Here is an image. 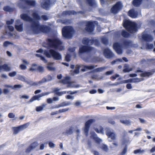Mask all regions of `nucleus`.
<instances>
[{"label":"nucleus","mask_w":155,"mask_h":155,"mask_svg":"<svg viewBox=\"0 0 155 155\" xmlns=\"http://www.w3.org/2000/svg\"><path fill=\"white\" fill-rule=\"evenodd\" d=\"M30 14H32L33 19L31 18L25 14H22L20 15L21 18L22 19L32 23V26L30 30H29V33H38L41 32H47L49 31L48 27L39 25L38 20L40 18L36 12L32 11L30 12Z\"/></svg>","instance_id":"f257e3e1"},{"label":"nucleus","mask_w":155,"mask_h":155,"mask_svg":"<svg viewBox=\"0 0 155 155\" xmlns=\"http://www.w3.org/2000/svg\"><path fill=\"white\" fill-rule=\"evenodd\" d=\"M36 52L40 53H43L48 58L52 57L53 59L56 60H60L61 58V55L59 53L52 49L50 50L48 52L47 51H43L42 49H40Z\"/></svg>","instance_id":"f03ea898"},{"label":"nucleus","mask_w":155,"mask_h":155,"mask_svg":"<svg viewBox=\"0 0 155 155\" xmlns=\"http://www.w3.org/2000/svg\"><path fill=\"white\" fill-rule=\"evenodd\" d=\"M124 26L130 33H134L137 31V25L134 22L128 20H125L123 23Z\"/></svg>","instance_id":"7ed1b4c3"},{"label":"nucleus","mask_w":155,"mask_h":155,"mask_svg":"<svg viewBox=\"0 0 155 155\" xmlns=\"http://www.w3.org/2000/svg\"><path fill=\"white\" fill-rule=\"evenodd\" d=\"M48 43L49 47L56 48L60 50H63L64 47L62 44V42L58 38L52 40L48 39Z\"/></svg>","instance_id":"20e7f679"},{"label":"nucleus","mask_w":155,"mask_h":155,"mask_svg":"<svg viewBox=\"0 0 155 155\" xmlns=\"http://www.w3.org/2000/svg\"><path fill=\"white\" fill-rule=\"evenodd\" d=\"M74 33V29L71 26H66L64 27L62 29L63 36L67 38L72 37Z\"/></svg>","instance_id":"39448f33"},{"label":"nucleus","mask_w":155,"mask_h":155,"mask_svg":"<svg viewBox=\"0 0 155 155\" xmlns=\"http://www.w3.org/2000/svg\"><path fill=\"white\" fill-rule=\"evenodd\" d=\"M95 67V66L93 65H77L76 66L75 69L74 71V74H78L79 73V69L80 68H82L81 69V70L83 71H85L87 70H91Z\"/></svg>","instance_id":"423d86ee"},{"label":"nucleus","mask_w":155,"mask_h":155,"mask_svg":"<svg viewBox=\"0 0 155 155\" xmlns=\"http://www.w3.org/2000/svg\"><path fill=\"white\" fill-rule=\"evenodd\" d=\"M123 6L121 2H117L111 8L110 12L114 14H117L122 9Z\"/></svg>","instance_id":"0eeeda50"},{"label":"nucleus","mask_w":155,"mask_h":155,"mask_svg":"<svg viewBox=\"0 0 155 155\" xmlns=\"http://www.w3.org/2000/svg\"><path fill=\"white\" fill-rule=\"evenodd\" d=\"M143 80L142 78H134L131 79H129L122 81L120 83L116 82L112 84V85H117L120 84L126 83H136L141 81Z\"/></svg>","instance_id":"6e6552de"},{"label":"nucleus","mask_w":155,"mask_h":155,"mask_svg":"<svg viewBox=\"0 0 155 155\" xmlns=\"http://www.w3.org/2000/svg\"><path fill=\"white\" fill-rule=\"evenodd\" d=\"M106 134L108 138H110L112 140L116 139V134L114 132V130L108 128H105Z\"/></svg>","instance_id":"1a4fd4ad"},{"label":"nucleus","mask_w":155,"mask_h":155,"mask_svg":"<svg viewBox=\"0 0 155 155\" xmlns=\"http://www.w3.org/2000/svg\"><path fill=\"white\" fill-rule=\"evenodd\" d=\"M29 125V124L28 123H27L19 127H13L12 128V129L14 131V134H18L20 131L24 129L27 128Z\"/></svg>","instance_id":"9d476101"},{"label":"nucleus","mask_w":155,"mask_h":155,"mask_svg":"<svg viewBox=\"0 0 155 155\" xmlns=\"http://www.w3.org/2000/svg\"><path fill=\"white\" fill-rule=\"evenodd\" d=\"M154 72L153 71L143 72V71L140 69H138L136 71V73L138 74V75H140L141 77H149L152 75Z\"/></svg>","instance_id":"9b49d317"},{"label":"nucleus","mask_w":155,"mask_h":155,"mask_svg":"<svg viewBox=\"0 0 155 155\" xmlns=\"http://www.w3.org/2000/svg\"><path fill=\"white\" fill-rule=\"evenodd\" d=\"M94 49L91 47L88 46H82L80 48L79 53H82L85 52L93 51Z\"/></svg>","instance_id":"f8f14e48"},{"label":"nucleus","mask_w":155,"mask_h":155,"mask_svg":"<svg viewBox=\"0 0 155 155\" xmlns=\"http://www.w3.org/2000/svg\"><path fill=\"white\" fill-rule=\"evenodd\" d=\"M55 1V0H44L41 3L42 7L44 8L47 9L50 6V4H52Z\"/></svg>","instance_id":"ddd939ff"},{"label":"nucleus","mask_w":155,"mask_h":155,"mask_svg":"<svg viewBox=\"0 0 155 155\" xmlns=\"http://www.w3.org/2000/svg\"><path fill=\"white\" fill-rule=\"evenodd\" d=\"M140 10L137 11V9H132L128 12V15L132 18L137 17L139 14H140Z\"/></svg>","instance_id":"4468645a"},{"label":"nucleus","mask_w":155,"mask_h":155,"mask_svg":"<svg viewBox=\"0 0 155 155\" xmlns=\"http://www.w3.org/2000/svg\"><path fill=\"white\" fill-rule=\"evenodd\" d=\"M93 121V120L90 119L87 121L85 123V127L84 129V131L85 134L86 136L88 135L90 126Z\"/></svg>","instance_id":"2eb2a0df"},{"label":"nucleus","mask_w":155,"mask_h":155,"mask_svg":"<svg viewBox=\"0 0 155 155\" xmlns=\"http://www.w3.org/2000/svg\"><path fill=\"white\" fill-rule=\"evenodd\" d=\"M87 27L85 28L86 31L89 32H92L94 29V26L93 23L92 22L88 21L86 22Z\"/></svg>","instance_id":"dca6fc26"},{"label":"nucleus","mask_w":155,"mask_h":155,"mask_svg":"<svg viewBox=\"0 0 155 155\" xmlns=\"http://www.w3.org/2000/svg\"><path fill=\"white\" fill-rule=\"evenodd\" d=\"M23 23L20 20H17L15 24V28L19 31H22L23 30Z\"/></svg>","instance_id":"f3484780"},{"label":"nucleus","mask_w":155,"mask_h":155,"mask_svg":"<svg viewBox=\"0 0 155 155\" xmlns=\"http://www.w3.org/2000/svg\"><path fill=\"white\" fill-rule=\"evenodd\" d=\"M113 48L118 54H121L122 53V51L121 49L119 43H114L113 45Z\"/></svg>","instance_id":"a211bd4d"},{"label":"nucleus","mask_w":155,"mask_h":155,"mask_svg":"<svg viewBox=\"0 0 155 155\" xmlns=\"http://www.w3.org/2000/svg\"><path fill=\"white\" fill-rule=\"evenodd\" d=\"M104 54L107 58H110L113 56L112 53L108 48H106L104 50Z\"/></svg>","instance_id":"6ab92c4d"},{"label":"nucleus","mask_w":155,"mask_h":155,"mask_svg":"<svg viewBox=\"0 0 155 155\" xmlns=\"http://www.w3.org/2000/svg\"><path fill=\"white\" fill-rule=\"evenodd\" d=\"M11 70V67L8 64H4L3 65H0V72L2 71H8Z\"/></svg>","instance_id":"aec40b11"},{"label":"nucleus","mask_w":155,"mask_h":155,"mask_svg":"<svg viewBox=\"0 0 155 155\" xmlns=\"http://www.w3.org/2000/svg\"><path fill=\"white\" fill-rule=\"evenodd\" d=\"M142 38L144 40L147 41H150L153 39V37L151 35L145 34V32L143 34Z\"/></svg>","instance_id":"412c9836"},{"label":"nucleus","mask_w":155,"mask_h":155,"mask_svg":"<svg viewBox=\"0 0 155 155\" xmlns=\"http://www.w3.org/2000/svg\"><path fill=\"white\" fill-rule=\"evenodd\" d=\"M91 137L93 138L97 143H99L102 142V140L97 137V136L96 134L94 132H91Z\"/></svg>","instance_id":"4be33fe9"},{"label":"nucleus","mask_w":155,"mask_h":155,"mask_svg":"<svg viewBox=\"0 0 155 155\" xmlns=\"http://www.w3.org/2000/svg\"><path fill=\"white\" fill-rule=\"evenodd\" d=\"M42 97L41 94L32 97L28 102L29 103H30L36 100L39 101L40 100V98Z\"/></svg>","instance_id":"5701e85b"},{"label":"nucleus","mask_w":155,"mask_h":155,"mask_svg":"<svg viewBox=\"0 0 155 155\" xmlns=\"http://www.w3.org/2000/svg\"><path fill=\"white\" fill-rule=\"evenodd\" d=\"M83 43L84 44L90 45L92 44L93 41L92 40L85 38L83 39Z\"/></svg>","instance_id":"b1692460"},{"label":"nucleus","mask_w":155,"mask_h":155,"mask_svg":"<svg viewBox=\"0 0 155 155\" xmlns=\"http://www.w3.org/2000/svg\"><path fill=\"white\" fill-rule=\"evenodd\" d=\"M74 131V128L73 127H71L69 129H67L64 132L63 134L64 135H69L72 134Z\"/></svg>","instance_id":"393cba45"},{"label":"nucleus","mask_w":155,"mask_h":155,"mask_svg":"<svg viewBox=\"0 0 155 155\" xmlns=\"http://www.w3.org/2000/svg\"><path fill=\"white\" fill-rule=\"evenodd\" d=\"M120 122L126 125H130L131 124V122L129 120H125L124 118L120 119Z\"/></svg>","instance_id":"a878e982"},{"label":"nucleus","mask_w":155,"mask_h":155,"mask_svg":"<svg viewBox=\"0 0 155 155\" xmlns=\"http://www.w3.org/2000/svg\"><path fill=\"white\" fill-rule=\"evenodd\" d=\"M61 82L64 84H67L68 85L71 82L70 77L66 76L62 80Z\"/></svg>","instance_id":"bb28decb"},{"label":"nucleus","mask_w":155,"mask_h":155,"mask_svg":"<svg viewBox=\"0 0 155 155\" xmlns=\"http://www.w3.org/2000/svg\"><path fill=\"white\" fill-rule=\"evenodd\" d=\"M145 151V149H142L141 148H140L135 150L134 151V153L136 154H141L144 153Z\"/></svg>","instance_id":"cd10ccee"},{"label":"nucleus","mask_w":155,"mask_h":155,"mask_svg":"<svg viewBox=\"0 0 155 155\" xmlns=\"http://www.w3.org/2000/svg\"><path fill=\"white\" fill-rule=\"evenodd\" d=\"M102 5L105 4H110L115 0H100Z\"/></svg>","instance_id":"c85d7f7f"},{"label":"nucleus","mask_w":155,"mask_h":155,"mask_svg":"<svg viewBox=\"0 0 155 155\" xmlns=\"http://www.w3.org/2000/svg\"><path fill=\"white\" fill-rule=\"evenodd\" d=\"M54 64V63H49L47 66L48 69L50 71H54L55 70V68L53 66Z\"/></svg>","instance_id":"c756f323"},{"label":"nucleus","mask_w":155,"mask_h":155,"mask_svg":"<svg viewBox=\"0 0 155 155\" xmlns=\"http://www.w3.org/2000/svg\"><path fill=\"white\" fill-rule=\"evenodd\" d=\"M143 0H134L133 1V5L136 6L140 5L142 2Z\"/></svg>","instance_id":"7c9ffc66"},{"label":"nucleus","mask_w":155,"mask_h":155,"mask_svg":"<svg viewBox=\"0 0 155 155\" xmlns=\"http://www.w3.org/2000/svg\"><path fill=\"white\" fill-rule=\"evenodd\" d=\"M87 1L88 4L90 6L93 7H95L97 6L95 0H87Z\"/></svg>","instance_id":"2f4dec72"},{"label":"nucleus","mask_w":155,"mask_h":155,"mask_svg":"<svg viewBox=\"0 0 155 155\" xmlns=\"http://www.w3.org/2000/svg\"><path fill=\"white\" fill-rule=\"evenodd\" d=\"M67 86L68 87H78L79 86V85L76 84L74 82H71Z\"/></svg>","instance_id":"473e14b6"},{"label":"nucleus","mask_w":155,"mask_h":155,"mask_svg":"<svg viewBox=\"0 0 155 155\" xmlns=\"http://www.w3.org/2000/svg\"><path fill=\"white\" fill-rule=\"evenodd\" d=\"M123 60H124L125 62H127L128 61V60L126 58H125V57H123L122 58V59L121 58L117 59H116V60L112 62L111 64H114L115 63L118 61L122 62Z\"/></svg>","instance_id":"72a5a7b5"},{"label":"nucleus","mask_w":155,"mask_h":155,"mask_svg":"<svg viewBox=\"0 0 155 155\" xmlns=\"http://www.w3.org/2000/svg\"><path fill=\"white\" fill-rule=\"evenodd\" d=\"M38 65L35 64H33L30 68L29 70L32 71H35L38 70Z\"/></svg>","instance_id":"f704fd0d"},{"label":"nucleus","mask_w":155,"mask_h":155,"mask_svg":"<svg viewBox=\"0 0 155 155\" xmlns=\"http://www.w3.org/2000/svg\"><path fill=\"white\" fill-rule=\"evenodd\" d=\"M59 89L58 88H55L54 90V91L56 92L55 94L59 96H61L62 94L66 93V91H63L61 92H57L59 90Z\"/></svg>","instance_id":"c9c22d12"},{"label":"nucleus","mask_w":155,"mask_h":155,"mask_svg":"<svg viewBox=\"0 0 155 155\" xmlns=\"http://www.w3.org/2000/svg\"><path fill=\"white\" fill-rule=\"evenodd\" d=\"M27 81V84H30L31 86H35L39 85L38 81L33 82L32 81H31L29 80V81Z\"/></svg>","instance_id":"e433bc0d"},{"label":"nucleus","mask_w":155,"mask_h":155,"mask_svg":"<svg viewBox=\"0 0 155 155\" xmlns=\"http://www.w3.org/2000/svg\"><path fill=\"white\" fill-rule=\"evenodd\" d=\"M38 145V143L36 141L34 142L31 143L30 145L31 149H34Z\"/></svg>","instance_id":"4c0bfd02"},{"label":"nucleus","mask_w":155,"mask_h":155,"mask_svg":"<svg viewBox=\"0 0 155 155\" xmlns=\"http://www.w3.org/2000/svg\"><path fill=\"white\" fill-rule=\"evenodd\" d=\"M100 148L101 149L106 152H107L108 150L107 146L106 145L104 144H102L101 145Z\"/></svg>","instance_id":"58836bf2"},{"label":"nucleus","mask_w":155,"mask_h":155,"mask_svg":"<svg viewBox=\"0 0 155 155\" xmlns=\"http://www.w3.org/2000/svg\"><path fill=\"white\" fill-rule=\"evenodd\" d=\"M18 79L22 81L26 82L27 83V81H29V80L28 79H27L26 78H25V77H24V76L21 75H20L18 76Z\"/></svg>","instance_id":"ea45409f"},{"label":"nucleus","mask_w":155,"mask_h":155,"mask_svg":"<svg viewBox=\"0 0 155 155\" xmlns=\"http://www.w3.org/2000/svg\"><path fill=\"white\" fill-rule=\"evenodd\" d=\"M36 55L37 57L40 58V59L43 61L45 63H46L47 62V61L45 59V58L41 55V54H36Z\"/></svg>","instance_id":"a19ab883"},{"label":"nucleus","mask_w":155,"mask_h":155,"mask_svg":"<svg viewBox=\"0 0 155 155\" xmlns=\"http://www.w3.org/2000/svg\"><path fill=\"white\" fill-rule=\"evenodd\" d=\"M94 130L95 131L98 133L102 134H104L103 129L101 127H100L99 128V129L98 128H95Z\"/></svg>","instance_id":"79ce46f5"},{"label":"nucleus","mask_w":155,"mask_h":155,"mask_svg":"<svg viewBox=\"0 0 155 155\" xmlns=\"http://www.w3.org/2000/svg\"><path fill=\"white\" fill-rule=\"evenodd\" d=\"M12 44V43L10 41H6L4 42L3 44V46L4 47H7L9 46L10 45Z\"/></svg>","instance_id":"37998d69"},{"label":"nucleus","mask_w":155,"mask_h":155,"mask_svg":"<svg viewBox=\"0 0 155 155\" xmlns=\"http://www.w3.org/2000/svg\"><path fill=\"white\" fill-rule=\"evenodd\" d=\"M132 70V69L131 68H129L127 65H125L124 67L123 71L124 72H128Z\"/></svg>","instance_id":"c03bdc74"},{"label":"nucleus","mask_w":155,"mask_h":155,"mask_svg":"<svg viewBox=\"0 0 155 155\" xmlns=\"http://www.w3.org/2000/svg\"><path fill=\"white\" fill-rule=\"evenodd\" d=\"M122 35L124 37L127 38L128 37V33L125 31H123L122 32Z\"/></svg>","instance_id":"a18cd8bd"},{"label":"nucleus","mask_w":155,"mask_h":155,"mask_svg":"<svg viewBox=\"0 0 155 155\" xmlns=\"http://www.w3.org/2000/svg\"><path fill=\"white\" fill-rule=\"evenodd\" d=\"M3 9L5 11L9 12L12 11V8L8 6L4 7L3 8Z\"/></svg>","instance_id":"49530a36"},{"label":"nucleus","mask_w":155,"mask_h":155,"mask_svg":"<svg viewBox=\"0 0 155 155\" xmlns=\"http://www.w3.org/2000/svg\"><path fill=\"white\" fill-rule=\"evenodd\" d=\"M63 14L71 15L72 14H74V11H65L63 12Z\"/></svg>","instance_id":"de8ad7c7"},{"label":"nucleus","mask_w":155,"mask_h":155,"mask_svg":"<svg viewBox=\"0 0 155 155\" xmlns=\"http://www.w3.org/2000/svg\"><path fill=\"white\" fill-rule=\"evenodd\" d=\"M45 78H46L47 82L51 81L54 78L52 76L49 75H47Z\"/></svg>","instance_id":"09e8293b"},{"label":"nucleus","mask_w":155,"mask_h":155,"mask_svg":"<svg viewBox=\"0 0 155 155\" xmlns=\"http://www.w3.org/2000/svg\"><path fill=\"white\" fill-rule=\"evenodd\" d=\"M43 107L41 106L36 107V110L37 112H40L42 111L43 110Z\"/></svg>","instance_id":"8fccbe9b"},{"label":"nucleus","mask_w":155,"mask_h":155,"mask_svg":"<svg viewBox=\"0 0 155 155\" xmlns=\"http://www.w3.org/2000/svg\"><path fill=\"white\" fill-rule=\"evenodd\" d=\"M17 72L15 71H14L9 73L8 75L11 77H13L15 76Z\"/></svg>","instance_id":"3c124183"},{"label":"nucleus","mask_w":155,"mask_h":155,"mask_svg":"<svg viewBox=\"0 0 155 155\" xmlns=\"http://www.w3.org/2000/svg\"><path fill=\"white\" fill-rule=\"evenodd\" d=\"M46 101L48 104H51L54 102L53 98H48L46 100Z\"/></svg>","instance_id":"603ef678"},{"label":"nucleus","mask_w":155,"mask_h":155,"mask_svg":"<svg viewBox=\"0 0 155 155\" xmlns=\"http://www.w3.org/2000/svg\"><path fill=\"white\" fill-rule=\"evenodd\" d=\"M38 70L40 72H43L44 71V69L43 67L38 65Z\"/></svg>","instance_id":"864d4df0"},{"label":"nucleus","mask_w":155,"mask_h":155,"mask_svg":"<svg viewBox=\"0 0 155 155\" xmlns=\"http://www.w3.org/2000/svg\"><path fill=\"white\" fill-rule=\"evenodd\" d=\"M92 78L94 79H95L97 80L102 79L103 78L102 77H99V76L96 75H94L92 77Z\"/></svg>","instance_id":"5fc2aeb1"},{"label":"nucleus","mask_w":155,"mask_h":155,"mask_svg":"<svg viewBox=\"0 0 155 155\" xmlns=\"http://www.w3.org/2000/svg\"><path fill=\"white\" fill-rule=\"evenodd\" d=\"M21 98L28 99L29 98V96L25 94L20 96Z\"/></svg>","instance_id":"6e6d98bb"},{"label":"nucleus","mask_w":155,"mask_h":155,"mask_svg":"<svg viewBox=\"0 0 155 155\" xmlns=\"http://www.w3.org/2000/svg\"><path fill=\"white\" fill-rule=\"evenodd\" d=\"M49 147L51 148H53L55 147V145L53 142H50L48 143Z\"/></svg>","instance_id":"4d7b16f0"},{"label":"nucleus","mask_w":155,"mask_h":155,"mask_svg":"<svg viewBox=\"0 0 155 155\" xmlns=\"http://www.w3.org/2000/svg\"><path fill=\"white\" fill-rule=\"evenodd\" d=\"M8 117L10 118H14L15 116V115L13 113H10L8 115Z\"/></svg>","instance_id":"13d9d810"},{"label":"nucleus","mask_w":155,"mask_h":155,"mask_svg":"<svg viewBox=\"0 0 155 155\" xmlns=\"http://www.w3.org/2000/svg\"><path fill=\"white\" fill-rule=\"evenodd\" d=\"M127 148L125 147L123 150L122 152L121 153L120 155H125L127 152Z\"/></svg>","instance_id":"bf43d9fd"},{"label":"nucleus","mask_w":155,"mask_h":155,"mask_svg":"<svg viewBox=\"0 0 155 155\" xmlns=\"http://www.w3.org/2000/svg\"><path fill=\"white\" fill-rule=\"evenodd\" d=\"M33 149H31V147L29 146L28 148H27L25 152L27 153H29Z\"/></svg>","instance_id":"052dcab7"},{"label":"nucleus","mask_w":155,"mask_h":155,"mask_svg":"<svg viewBox=\"0 0 155 155\" xmlns=\"http://www.w3.org/2000/svg\"><path fill=\"white\" fill-rule=\"evenodd\" d=\"M14 22V20L13 19H11L10 21H7V24L8 25H11L13 24Z\"/></svg>","instance_id":"680f3d73"},{"label":"nucleus","mask_w":155,"mask_h":155,"mask_svg":"<svg viewBox=\"0 0 155 155\" xmlns=\"http://www.w3.org/2000/svg\"><path fill=\"white\" fill-rule=\"evenodd\" d=\"M105 69L104 67H101L96 69V71L98 72H101L104 70Z\"/></svg>","instance_id":"e2e57ef3"},{"label":"nucleus","mask_w":155,"mask_h":155,"mask_svg":"<svg viewBox=\"0 0 155 155\" xmlns=\"http://www.w3.org/2000/svg\"><path fill=\"white\" fill-rule=\"evenodd\" d=\"M22 87V85L21 84H16L15 85L14 87H13V88H20Z\"/></svg>","instance_id":"0e129e2a"},{"label":"nucleus","mask_w":155,"mask_h":155,"mask_svg":"<svg viewBox=\"0 0 155 155\" xmlns=\"http://www.w3.org/2000/svg\"><path fill=\"white\" fill-rule=\"evenodd\" d=\"M20 68L21 69L24 70L26 68V66L24 64H21L20 65Z\"/></svg>","instance_id":"69168bd1"},{"label":"nucleus","mask_w":155,"mask_h":155,"mask_svg":"<svg viewBox=\"0 0 155 155\" xmlns=\"http://www.w3.org/2000/svg\"><path fill=\"white\" fill-rule=\"evenodd\" d=\"M65 60L68 61H69L71 59L70 58V56L69 54H68L65 57Z\"/></svg>","instance_id":"338daca9"},{"label":"nucleus","mask_w":155,"mask_h":155,"mask_svg":"<svg viewBox=\"0 0 155 155\" xmlns=\"http://www.w3.org/2000/svg\"><path fill=\"white\" fill-rule=\"evenodd\" d=\"M147 48L148 49H151L153 47V45L152 44L146 45Z\"/></svg>","instance_id":"774afa93"}]
</instances>
